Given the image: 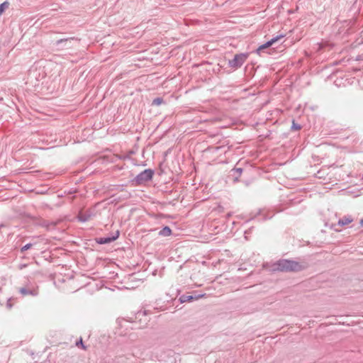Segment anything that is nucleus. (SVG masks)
<instances>
[{"label": "nucleus", "mask_w": 363, "mask_h": 363, "mask_svg": "<svg viewBox=\"0 0 363 363\" xmlns=\"http://www.w3.org/2000/svg\"><path fill=\"white\" fill-rule=\"evenodd\" d=\"M275 269L286 272H296L307 268L305 262H298L290 259H280L274 264Z\"/></svg>", "instance_id": "f257e3e1"}, {"label": "nucleus", "mask_w": 363, "mask_h": 363, "mask_svg": "<svg viewBox=\"0 0 363 363\" xmlns=\"http://www.w3.org/2000/svg\"><path fill=\"white\" fill-rule=\"evenodd\" d=\"M154 175V171L151 169H147L138 174L133 179L136 184L140 185L150 181Z\"/></svg>", "instance_id": "f03ea898"}, {"label": "nucleus", "mask_w": 363, "mask_h": 363, "mask_svg": "<svg viewBox=\"0 0 363 363\" xmlns=\"http://www.w3.org/2000/svg\"><path fill=\"white\" fill-rule=\"evenodd\" d=\"M248 56V53L236 54L233 60H229V67L233 69L240 68L247 60Z\"/></svg>", "instance_id": "7ed1b4c3"}, {"label": "nucleus", "mask_w": 363, "mask_h": 363, "mask_svg": "<svg viewBox=\"0 0 363 363\" xmlns=\"http://www.w3.org/2000/svg\"><path fill=\"white\" fill-rule=\"evenodd\" d=\"M119 230H116L115 233H113L110 236L97 238L96 242L100 245L111 243V242L115 241L119 237Z\"/></svg>", "instance_id": "20e7f679"}, {"label": "nucleus", "mask_w": 363, "mask_h": 363, "mask_svg": "<svg viewBox=\"0 0 363 363\" xmlns=\"http://www.w3.org/2000/svg\"><path fill=\"white\" fill-rule=\"evenodd\" d=\"M285 37L284 34H280L277 35L276 37L272 38L270 40L267 41V43H264L263 45H260L257 50V52L259 53L262 50L264 49H266L269 47H270L272 44H274L275 42L279 40L280 39Z\"/></svg>", "instance_id": "39448f33"}, {"label": "nucleus", "mask_w": 363, "mask_h": 363, "mask_svg": "<svg viewBox=\"0 0 363 363\" xmlns=\"http://www.w3.org/2000/svg\"><path fill=\"white\" fill-rule=\"evenodd\" d=\"M74 38H63L56 41L55 45L57 46L62 48H69L72 47V42L74 40Z\"/></svg>", "instance_id": "423d86ee"}, {"label": "nucleus", "mask_w": 363, "mask_h": 363, "mask_svg": "<svg viewBox=\"0 0 363 363\" xmlns=\"http://www.w3.org/2000/svg\"><path fill=\"white\" fill-rule=\"evenodd\" d=\"M203 296H204V294H199L197 296L184 294V295H182L179 297V301L181 303H184V302H187V301H192L193 300H197V299H199L200 298H202Z\"/></svg>", "instance_id": "0eeeda50"}, {"label": "nucleus", "mask_w": 363, "mask_h": 363, "mask_svg": "<svg viewBox=\"0 0 363 363\" xmlns=\"http://www.w3.org/2000/svg\"><path fill=\"white\" fill-rule=\"evenodd\" d=\"M352 220H353V218H352L351 216H344L343 218L339 219L337 225L341 226V227L345 226V225L352 223ZM334 226H336V225H335Z\"/></svg>", "instance_id": "6e6552de"}, {"label": "nucleus", "mask_w": 363, "mask_h": 363, "mask_svg": "<svg viewBox=\"0 0 363 363\" xmlns=\"http://www.w3.org/2000/svg\"><path fill=\"white\" fill-rule=\"evenodd\" d=\"M172 234V230L168 226H164L160 232L159 235L161 236H169Z\"/></svg>", "instance_id": "1a4fd4ad"}, {"label": "nucleus", "mask_w": 363, "mask_h": 363, "mask_svg": "<svg viewBox=\"0 0 363 363\" xmlns=\"http://www.w3.org/2000/svg\"><path fill=\"white\" fill-rule=\"evenodd\" d=\"M19 292L23 296H27V295L35 296V295H36V293L35 292V291L30 290V289H27L24 287L19 289Z\"/></svg>", "instance_id": "9d476101"}, {"label": "nucleus", "mask_w": 363, "mask_h": 363, "mask_svg": "<svg viewBox=\"0 0 363 363\" xmlns=\"http://www.w3.org/2000/svg\"><path fill=\"white\" fill-rule=\"evenodd\" d=\"M90 217H91V216L89 214L86 213H80L78 215V219L81 222L88 221L90 219Z\"/></svg>", "instance_id": "9b49d317"}, {"label": "nucleus", "mask_w": 363, "mask_h": 363, "mask_svg": "<svg viewBox=\"0 0 363 363\" xmlns=\"http://www.w3.org/2000/svg\"><path fill=\"white\" fill-rule=\"evenodd\" d=\"M9 2L6 1L0 4V16L4 13V11L7 9L9 6Z\"/></svg>", "instance_id": "f8f14e48"}, {"label": "nucleus", "mask_w": 363, "mask_h": 363, "mask_svg": "<svg viewBox=\"0 0 363 363\" xmlns=\"http://www.w3.org/2000/svg\"><path fill=\"white\" fill-rule=\"evenodd\" d=\"M164 102V100L161 97H157V98H155L152 102V105H154V106H159L160 104H162V103Z\"/></svg>", "instance_id": "ddd939ff"}, {"label": "nucleus", "mask_w": 363, "mask_h": 363, "mask_svg": "<svg viewBox=\"0 0 363 363\" xmlns=\"http://www.w3.org/2000/svg\"><path fill=\"white\" fill-rule=\"evenodd\" d=\"M32 246V244L31 243H28V244H26L24 246H23L21 249V252H23L26 250H28V249H30Z\"/></svg>", "instance_id": "4468645a"}, {"label": "nucleus", "mask_w": 363, "mask_h": 363, "mask_svg": "<svg viewBox=\"0 0 363 363\" xmlns=\"http://www.w3.org/2000/svg\"><path fill=\"white\" fill-rule=\"evenodd\" d=\"M76 345H77V347L82 346V347L84 350H85V346L84 345V343H83V341H82V338H80V340L76 342Z\"/></svg>", "instance_id": "2eb2a0df"}, {"label": "nucleus", "mask_w": 363, "mask_h": 363, "mask_svg": "<svg viewBox=\"0 0 363 363\" xmlns=\"http://www.w3.org/2000/svg\"><path fill=\"white\" fill-rule=\"evenodd\" d=\"M291 129L300 130L301 129V125H298V124H296L295 123H293L292 126H291Z\"/></svg>", "instance_id": "dca6fc26"}, {"label": "nucleus", "mask_w": 363, "mask_h": 363, "mask_svg": "<svg viewBox=\"0 0 363 363\" xmlns=\"http://www.w3.org/2000/svg\"><path fill=\"white\" fill-rule=\"evenodd\" d=\"M146 315V311H144L143 312H139L138 313V316L140 317L141 315Z\"/></svg>", "instance_id": "f3484780"}, {"label": "nucleus", "mask_w": 363, "mask_h": 363, "mask_svg": "<svg viewBox=\"0 0 363 363\" xmlns=\"http://www.w3.org/2000/svg\"><path fill=\"white\" fill-rule=\"evenodd\" d=\"M6 306L9 308H11L12 307L11 303H10V300L8 301Z\"/></svg>", "instance_id": "a211bd4d"}, {"label": "nucleus", "mask_w": 363, "mask_h": 363, "mask_svg": "<svg viewBox=\"0 0 363 363\" xmlns=\"http://www.w3.org/2000/svg\"><path fill=\"white\" fill-rule=\"evenodd\" d=\"M236 172H238L239 174H241L242 169L241 168H237L236 169Z\"/></svg>", "instance_id": "6ab92c4d"}, {"label": "nucleus", "mask_w": 363, "mask_h": 363, "mask_svg": "<svg viewBox=\"0 0 363 363\" xmlns=\"http://www.w3.org/2000/svg\"><path fill=\"white\" fill-rule=\"evenodd\" d=\"M359 224L361 226H363V218L360 220Z\"/></svg>", "instance_id": "aec40b11"}, {"label": "nucleus", "mask_w": 363, "mask_h": 363, "mask_svg": "<svg viewBox=\"0 0 363 363\" xmlns=\"http://www.w3.org/2000/svg\"><path fill=\"white\" fill-rule=\"evenodd\" d=\"M26 267V264L24 265H22V267H21V269H22L23 267Z\"/></svg>", "instance_id": "412c9836"}]
</instances>
